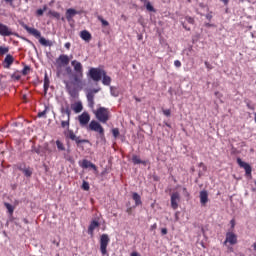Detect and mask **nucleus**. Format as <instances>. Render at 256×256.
<instances>
[{
  "mask_svg": "<svg viewBox=\"0 0 256 256\" xmlns=\"http://www.w3.org/2000/svg\"><path fill=\"white\" fill-rule=\"evenodd\" d=\"M162 112H163V115H165V117H171V110L170 109H165Z\"/></svg>",
  "mask_w": 256,
  "mask_h": 256,
  "instance_id": "46",
  "label": "nucleus"
},
{
  "mask_svg": "<svg viewBox=\"0 0 256 256\" xmlns=\"http://www.w3.org/2000/svg\"><path fill=\"white\" fill-rule=\"evenodd\" d=\"M63 158L69 163H73V156L69 155V153H64Z\"/></svg>",
  "mask_w": 256,
  "mask_h": 256,
  "instance_id": "37",
  "label": "nucleus"
},
{
  "mask_svg": "<svg viewBox=\"0 0 256 256\" xmlns=\"http://www.w3.org/2000/svg\"><path fill=\"white\" fill-rule=\"evenodd\" d=\"M102 83L106 86L111 85V78L107 75V72H104V75H102Z\"/></svg>",
  "mask_w": 256,
  "mask_h": 256,
  "instance_id": "26",
  "label": "nucleus"
},
{
  "mask_svg": "<svg viewBox=\"0 0 256 256\" xmlns=\"http://www.w3.org/2000/svg\"><path fill=\"white\" fill-rule=\"evenodd\" d=\"M145 7L150 13H155L157 11L155 10V7H153V4L149 2V0H145Z\"/></svg>",
  "mask_w": 256,
  "mask_h": 256,
  "instance_id": "28",
  "label": "nucleus"
},
{
  "mask_svg": "<svg viewBox=\"0 0 256 256\" xmlns=\"http://www.w3.org/2000/svg\"><path fill=\"white\" fill-rule=\"evenodd\" d=\"M112 135L115 137V139H117V137H119V128H113Z\"/></svg>",
  "mask_w": 256,
  "mask_h": 256,
  "instance_id": "43",
  "label": "nucleus"
},
{
  "mask_svg": "<svg viewBox=\"0 0 256 256\" xmlns=\"http://www.w3.org/2000/svg\"><path fill=\"white\" fill-rule=\"evenodd\" d=\"M22 173L25 175V177H31L33 175V169H31V167L24 168Z\"/></svg>",
  "mask_w": 256,
  "mask_h": 256,
  "instance_id": "30",
  "label": "nucleus"
},
{
  "mask_svg": "<svg viewBox=\"0 0 256 256\" xmlns=\"http://www.w3.org/2000/svg\"><path fill=\"white\" fill-rule=\"evenodd\" d=\"M94 115L100 123H107L109 121V109L105 107H99L95 112Z\"/></svg>",
  "mask_w": 256,
  "mask_h": 256,
  "instance_id": "7",
  "label": "nucleus"
},
{
  "mask_svg": "<svg viewBox=\"0 0 256 256\" xmlns=\"http://www.w3.org/2000/svg\"><path fill=\"white\" fill-rule=\"evenodd\" d=\"M4 206L6 207L9 215H13L14 211H15V207H13V205H11L10 203L5 202Z\"/></svg>",
  "mask_w": 256,
  "mask_h": 256,
  "instance_id": "29",
  "label": "nucleus"
},
{
  "mask_svg": "<svg viewBox=\"0 0 256 256\" xmlns=\"http://www.w3.org/2000/svg\"><path fill=\"white\" fill-rule=\"evenodd\" d=\"M31 71V67L29 66H24L22 70V75H28V73Z\"/></svg>",
  "mask_w": 256,
  "mask_h": 256,
  "instance_id": "44",
  "label": "nucleus"
},
{
  "mask_svg": "<svg viewBox=\"0 0 256 256\" xmlns=\"http://www.w3.org/2000/svg\"><path fill=\"white\" fill-rule=\"evenodd\" d=\"M12 79H15V81H19V79H21V76L13 74Z\"/></svg>",
  "mask_w": 256,
  "mask_h": 256,
  "instance_id": "51",
  "label": "nucleus"
},
{
  "mask_svg": "<svg viewBox=\"0 0 256 256\" xmlns=\"http://www.w3.org/2000/svg\"><path fill=\"white\" fill-rule=\"evenodd\" d=\"M9 53V47L0 46V55H7Z\"/></svg>",
  "mask_w": 256,
  "mask_h": 256,
  "instance_id": "35",
  "label": "nucleus"
},
{
  "mask_svg": "<svg viewBox=\"0 0 256 256\" xmlns=\"http://www.w3.org/2000/svg\"><path fill=\"white\" fill-rule=\"evenodd\" d=\"M82 189H83L84 191H89V189H90L89 182L83 181V183H82Z\"/></svg>",
  "mask_w": 256,
  "mask_h": 256,
  "instance_id": "42",
  "label": "nucleus"
},
{
  "mask_svg": "<svg viewBox=\"0 0 256 256\" xmlns=\"http://www.w3.org/2000/svg\"><path fill=\"white\" fill-rule=\"evenodd\" d=\"M16 167H17L18 171H22L23 172L27 168V165L25 163H18L16 165Z\"/></svg>",
  "mask_w": 256,
  "mask_h": 256,
  "instance_id": "39",
  "label": "nucleus"
},
{
  "mask_svg": "<svg viewBox=\"0 0 256 256\" xmlns=\"http://www.w3.org/2000/svg\"><path fill=\"white\" fill-rule=\"evenodd\" d=\"M64 47H65V49H71V43L70 42H66L65 44H64Z\"/></svg>",
  "mask_w": 256,
  "mask_h": 256,
  "instance_id": "52",
  "label": "nucleus"
},
{
  "mask_svg": "<svg viewBox=\"0 0 256 256\" xmlns=\"http://www.w3.org/2000/svg\"><path fill=\"white\" fill-rule=\"evenodd\" d=\"M56 147L58 151H65V145L63 142H61V140H56Z\"/></svg>",
  "mask_w": 256,
  "mask_h": 256,
  "instance_id": "31",
  "label": "nucleus"
},
{
  "mask_svg": "<svg viewBox=\"0 0 256 256\" xmlns=\"http://www.w3.org/2000/svg\"><path fill=\"white\" fill-rule=\"evenodd\" d=\"M227 243H230V245H236L237 235L233 232L226 233V239L224 241V245H227Z\"/></svg>",
  "mask_w": 256,
  "mask_h": 256,
  "instance_id": "13",
  "label": "nucleus"
},
{
  "mask_svg": "<svg viewBox=\"0 0 256 256\" xmlns=\"http://www.w3.org/2000/svg\"><path fill=\"white\" fill-rule=\"evenodd\" d=\"M75 15H81V11H77L74 8H69L66 10V20L68 21V23H71V21H73V17H75Z\"/></svg>",
  "mask_w": 256,
  "mask_h": 256,
  "instance_id": "14",
  "label": "nucleus"
},
{
  "mask_svg": "<svg viewBox=\"0 0 256 256\" xmlns=\"http://www.w3.org/2000/svg\"><path fill=\"white\" fill-rule=\"evenodd\" d=\"M99 225V221L92 220L88 227V235H93V232L95 231V229H97V227H99Z\"/></svg>",
  "mask_w": 256,
  "mask_h": 256,
  "instance_id": "20",
  "label": "nucleus"
},
{
  "mask_svg": "<svg viewBox=\"0 0 256 256\" xmlns=\"http://www.w3.org/2000/svg\"><path fill=\"white\" fill-rule=\"evenodd\" d=\"M245 103H246V107L248 109H250V111H254L255 110V106L251 103V101L246 100Z\"/></svg>",
  "mask_w": 256,
  "mask_h": 256,
  "instance_id": "41",
  "label": "nucleus"
},
{
  "mask_svg": "<svg viewBox=\"0 0 256 256\" xmlns=\"http://www.w3.org/2000/svg\"><path fill=\"white\" fill-rule=\"evenodd\" d=\"M166 127H171V124L165 123Z\"/></svg>",
  "mask_w": 256,
  "mask_h": 256,
  "instance_id": "62",
  "label": "nucleus"
},
{
  "mask_svg": "<svg viewBox=\"0 0 256 256\" xmlns=\"http://www.w3.org/2000/svg\"><path fill=\"white\" fill-rule=\"evenodd\" d=\"M224 5H229V0H220Z\"/></svg>",
  "mask_w": 256,
  "mask_h": 256,
  "instance_id": "55",
  "label": "nucleus"
},
{
  "mask_svg": "<svg viewBox=\"0 0 256 256\" xmlns=\"http://www.w3.org/2000/svg\"><path fill=\"white\" fill-rule=\"evenodd\" d=\"M130 256H140L137 252H132Z\"/></svg>",
  "mask_w": 256,
  "mask_h": 256,
  "instance_id": "57",
  "label": "nucleus"
},
{
  "mask_svg": "<svg viewBox=\"0 0 256 256\" xmlns=\"http://www.w3.org/2000/svg\"><path fill=\"white\" fill-rule=\"evenodd\" d=\"M72 109L75 113H81L83 111V103L76 102L74 105H72Z\"/></svg>",
  "mask_w": 256,
  "mask_h": 256,
  "instance_id": "25",
  "label": "nucleus"
},
{
  "mask_svg": "<svg viewBox=\"0 0 256 256\" xmlns=\"http://www.w3.org/2000/svg\"><path fill=\"white\" fill-rule=\"evenodd\" d=\"M31 152L36 153L37 155H43L41 154V146H39L38 148L35 146H32Z\"/></svg>",
  "mask_w": 256,
  "mask_h": 256,
  "instance_id": "36",
  "label": "nucleus"
},
{
  "mask_svg": "<svg viewBox=\"0 0 256 256\" xmlns=\"http://www.w3.org/2000/svg\"><path fill=\"white\" fill-rule=\"evenodd\" d=\"M64 84H65L67 93L70 95V97H73V99H75V97H77V95H79L77 88L71 86L69 84V81H67V80H64Z\"/></svg>",
  "mask_w": 256,
  "mask_h": 256,
  "instance_id": "12",
  "label": "nucleus"
},
{
  "mask_svg": "<svg viewBox=\"0 0 256 256\" xmlns=\"http://www.w3.org/2000/svg\"><path fill=\"white\" fill-rule=\"evenodd\" d=\"M58 61H60L62 65H69L70 58L66 54H62L58 57Z\"/></svg>",
  "mask_w": 256,
  "mask_h": 256,
  "instance_id": "24",
  "label": "nucleus"
},
{
  "mask_svg": "<svg viewBox=\"0 0 256 256\" xmlns=\"http://www.w3.org/2000/svg\"><path fill=\"white\" fill-rule=\"evenodd\" d=\"M237 164L239 165V167H241L242 169H244L245 173H246V177H251V173L253 171V169L251 168V165H249V163L244 162L241 158H237Z\"/></svg>",
  "mask_w": 256,
  "mask_h": 256,
  "instance_id": "9",
  "label": "nucleus"
},
{
  "mask_svg": "<svg viewBox=\"0 0 256 256\" xmlns=\"http://www.w3.org/2000/svg\"><path fill=\"white\" fill-rule=\"evenodd\" d=\"M71 119L67 118V120L61 121V128L67 129V133H65L66 139H70L71 141H74L77 145V147H81L82 143H89V140L82 139L81 136L75 135V132L73 130L69 129Z\"/></svg>",
  "mask_w": 256,
  "mask_h": 256,
  "instance_id": "2",
  "label": "nucleus"
},
{
  "mask_svg": "<svg viewBox=\"0 0 256 256\" xmlns=\"http://www.w3.org/2000/svg\"><path fill=\"white\" fill-rule=\"evenodd\" d=\"M110 241L111 239H109L108 234H102L100 236V252L102 255H107V247Z\"/></svg>",
  "mask_w": 256,
  "mask_h": 256,
  "instance_id": "8",
  "label": "nucleus"
},
{
  "mask_svg": "<svg viewBox=\"0 0 256 256\" xmlns=\"http://www.w3.org/2000/svg\"><path fill=\"white\" fill-rule=\"evenodd\" d=\"M45 11H47V5H44L43 6V9H38L36 11V15H38V17H43V13H45Z\"/></svg>",
  "mask_w": 256,
  "mask_h": 256,
  "instance_id": "33",
  "label": "nucleus"
},
{
  "mask_svg": "<svg viewBox=\"0 0 256 256\" xmlns=\"http://www.w3.org/2000/svg\"><path fill=\"white\" fill-rule=\"evenodd\" d=\"M200 204L202 205V207H205L207 205V203H209V192H207V190H202L200 191Z\"/></svg>",
  "mask_w": 256,
  "mask_h": 256,
  "instance_id": "16",
  "label": "nucleus"
},
{
  "mask_svg": "<svg viewBox=\"0 0 256 256\" xmlns=\"http://www.w3.org/2000/svg\"><path fill=\"white\" fill-rule=\"evenodd\" d=\"M254 115H255V117H254V121L256 122V113H255Z\"/></svg>",
  "mask_w": 256,
  "mask_h": 256,
  "instance_id": "64",
  "label": "nucleus"
},
{
  "mask_svg": "<svg viewBox=\"0 0 256 256\" xmlns=\"http://www.w3.org/2000/svg\"><path fill=\"white\" fill-rule=\"evenodd\" d=\"M61 19V21H65V17H62V18H60Z\"/></svg>",
  "mask_w": 256,
  "mask_h": 256,
  "instance_id": "63",
  "label": "nucleus"
},
{
  "mask_svg": "<svg viewBox=\"0 0 256 256\" xmlns=\"http://www.w3.org/2000/svg\"><path fill=\"white\" fill-rule=\"evenodd\" d=\"M88 130L95 131V133H99L98 139H100L102 143H105V129L103 128L101 123H99L96 120H92L88 125Z\"/></svg>",
  "mask_w": 256,
  "mask_h": 256,
  "instance_id": "4",
  "label": "nucleus"
},
{
  "mask_svg": "<svg viewBox=\"0 0 256 256\" xmlns=\"http://www.w3.org/2000/svg\"><path fill=\"white\" fill-rule=\"evenodd\" d=\"M183 29H185V31H191V27H188L187 26V23L183 22V21H180Z\"/></svg>",
  "mask_w": 256,
  "mask_h": 256,
  "instance_id": "45",
  "label": "nucleus"
},
{
  "mask_svg": "<svg viewBox=\"0 0 256 256\" xmlns=\"http://www.w3.org/2000/svg\"><path fill=\"white\" fill-rule=\"evenodd\" d=\"M101 91V88H90L86 90V99L88 107L93 109L95 107V95Z\"/></svg>",
  "mask_w": 256,
  "mask_h": 256,
  "instance_id": "6",
  "label": "nucleus"
},
{
  "mask_svg": "<svg viewBox=\"0 0 256 256\" xmlns=\"http://www.w3.org/2000/svg\"><path fill=\"white\" fill-rule=\"evenodd\" d=\"M49 76L47 75V73H45L44 76V93L47 94V91H49Z\"/></svg>",
  "mask_w": 256,
  "mask_h": 256,
  "instance_id": "27",
  "label": "nucleus"
},
{
  "mask_svg": "<svg viewBox=\"0 0 256 256\" xmlns=\"http://www.w3.org/2000/svg\"><path fill=\"white\" fill-rule=\"evenodd\" d=\"M78 121L81 127H87L89 122L91 121V115L88 112H83L81 115L78 116Z\"/></svg>",
  "mask_w": 256,
  "mask_h": 256,
  "instance_id": "10",
  "label": "nucleus"
},
{
  "mask_svg": "<svg viewBox=\"0 0 256 256\" xmlns=\"http://www.w3.org/2000/svg\"><path fill=\"white\" fill-rule=\"evenodd\" d=\"M132 163H134V165H147V162L141 160L137 155L132 156Z\"/></svg>",
  "mask_w": 256,
  "mask_h": 256,
  "instance_id": "23",
  "label": "nucleus"
},
{
  "mask_svg": "<svg viewBox=\"0 0 256 256\" xmlns=\"http://www.w3.org/2000/svg\"><path fill=\"white\" fill-rule=\"evenodd\" d=\"M181 197L179 196V192H174L171 194V207L172 209H178Z\"/></svg>",
  "mask_w": 256,
  "mask_h": 256,
  "instance_id": "15",
  "label": "nucleus"
},
{
  "mask_svg": "<svg viewBox=\"0 0 256 256\" xmlns=\"http://www.w3.org/2000/svg\"><path fill=\"white\" fill-rule=\"evenodd\" d=\"M79 165L82 169L90 168L93 169L94 171H97V166L87 159L82 160V163H80Z\"/></svg>",
  "mask_w": 256,
  "mask_h": 256,
  "instance_id": "17",
  "label": "nucleus"
},
{
  "mask_svg": "<svg viewBox=\"0 0 256 256\" xmlns=\"http://www.w3.org/2000/svg\"><path fill=\"white\" fill-rule=\"evenodd\" d=\"M80 37L82 38L83 41H85L86 43H89V41H91L92 36H91V32L87 31V30H82L80 32Z\"/></svg>",
  "mask_w": 256,
  "mask_h": 256,
  "instance_id": "19",
  "label": "nucleus"
},
{
  "mask_svg": "<svg viewBox=\"0 0 256 256\" xmlns=\"http://www.w3.org/2000/svg\"><path fill=\"white\" fill-rule=\"evenodd\" d=\"M98 21L102 23L103 27H109V21L103 19V16H98Z\"/></svg>",
  "mask_w": 256,
  "mask_h": 256,
  "instance_id": "34",
  "label": "nucleus"
},
{
  "mask_svg": "<svg viewBox=\"0 0 256 256\" xmlns=\"http://www.w3.org/2000/svg\"><path fill=\"white\" fill-rule=\"evenodd\" d=\"M45 115H47V107L45 108L44 111L38 113V117L42 118V117H45Z\"/></svg>",
  "mask_w": 256,
  "mask_h": 256,
  "instance_id": "47",
  "label": "nucleus"
},
{
  "mask_svg": "<svg viewBox=\"0 0 256 256\" xmlns=\"http://www.w3.org/2000/svg\"><path fill=\"white\" fill-rule=\"evenodd\" d=\"M62 115H67V119H71V108H69V104L66 105V107H61L60 109Z\"/></svg>",
  "mask_w": 256,
  "mask_h": 256,
  "instance_id": "22",
  "label": "nucleus"
},
{
  "mask_svg": "<svg viewBox=\"0 0 256 256\" xmlns=\"http://www.w3.org/2000/svg\"><path fill=\"white\" fill-rule=\"evenodd\" d=\"M66 152L69 154L71 153V146L68 145L67 149H66Z\"/></svg>",
  "mask_w": 256,
  "mask_h": 256,
  "instance_id": "56",
  "label": "nucleus"
},
{
  "mask_svg": "<svg viewBox=\"0 0 256 256\" xmlns=\"http://www.w3.org/2000/svg\"><path fill=\"white\" fill-rule=\"evenodd\" d=\"M71 66L73 68H71ZM71 66L65 68V73L68 75L69 79H72V85L79 87V85L83 83V64L77 60H72Z\"/></svg>",
  "mask_w": 256,
  "mask_h": 256,
  "instance_id": "1",
  "label": "nucleus"
},
{
  "mask_svg": "<svg viewBox=\"0 0 256 256\" xmlns=\"http://www.w3.org/2000/svg\"><path fill=\"white\" fill-rule=\"evenodd\" d=\"M23 29H25V31L30 35H33L36 39H39V43L44 47H51V41L45 39V37H41V32L39 30L31 28L27 24L23 25Z\"/></svg>",
  "mask_w": 256,
  "mask_h": 256,
  "instance_id": "3",
  "label": "nucleus"
},
{
  "mask_svg": "<svg viewBox=\"0 0 256 256\" xmlns=\"http://www.w3.org/2000/svg\"><path fill=\"white\" fill-rule=\"evenodd\" d=\"M5 3H13V0H4Z\"/></svg>",
  "mask_w": 256,
  "mask_h": 256,
  "instance_id": "58",
  "label": "nucleus"
},
{
  "mask_svg": "<svg viewBox=\"0 0 256 256\" xmlns=\"http://www.w3.org/2000/svg\"><path fill=\"white\" fill-rule=\"evenodd\" d=\"M204 65H205L206 69H208V71H211V69H213V66L210 65L209 62H204Z\"/></svg>",
  "mask_w": 256,
  "mask_h": 256,
  "instance_id": "49",
  "label": "nucleus"
},
{
  "mask_svg": "<svg viewBox=\"0 0 256 256\" xmlns=\"http://www.w3.org/2000/svg\"><path fill=\"white\" fill-rule=\"evenodd\" d=\"M132 199L133 201H135L136 207H139V205L143 204V202L141 201V195H139V193L137 192L132 193Z\"/></svg>",
  "mask_w": 256,
  "mask_h": 256,
  "instance_id": "21",
  "label": "nucleus"
},
{
  "mask_svg": "<svg viewBox=\"0 0 256 256\" xmlns=\"http://www.w3.org/2000/svg\"><path fill=\"white\" fill-rule=\"evenodd\" d=\"M0 35L1 37H11V35H16V33H13V31H11V28H9V26L0 23Z\"/></svg>",
  "mask_w": 256,
  "mask_h": 256,
  "instance_id": "11",
  "label": "nucleus"
},
{
  "mask_svg": "<svg viewBox=\"0 0 256 256\" xmlns=\"http://www.w3.org/2000/svg\"><path fill=\"white\" fill-rule=\"evenodd\" d=\"M206 27H213V24L206 23Z\"/></svg>",
  "mask_w": 256,
  "mask_h": 256,
  "instance_id": "59",
  "label": "nucleus"
},
{
  "mask_svg": "<svg viewBox=\"0 0 256 256\" xmlns=\"http://www.w3.org/2000/svg\"><path fill=\"white\" fill-rule=\"evenodd\" d=\"M254 251H256V242L253 244Z\"/></svg>",
  "mask_w": 256,
  "mask_h": 256,
  "instance_id": "60",
  "label": "nucleus"
},
{
  "mask_svg": "<svg viewBox=\"0 0 256 256\" xmlns=\"http://www.w3.org/2000/svg\"><path fill=\"white\" fill-rule=\"evenodd\" d=\"M185 21H187L189 25H195V18L191 16H185Z\"/></svg>",
  "mask_w": 256,
  "mask_h": 256,
  "instance_id": "40",
  "label": "nucleus"
},
{
  "mask_svg": "<svg viewBox=\"0 0 256 256\" xmlns=\"http://www.w3.org/2000/svg\"><path fill=\"white\" fill-rule=\"evenodd\" d=\"M14 61H15V58H13V55L7 54L3 62L4 68L9 69L11 65H13Z\"/></svg>",
  "mask_w": 256,
  "mask_h": 256,
  "instance_id": "18",
  "label": "nucleus"
},
{
  "mask_svg": "<svg viewBox=\"0 0 256 256\" xmlns=\"http://www.w3.org/2000/svg\"><path fill=\"white\" fill-rule=\"evenodd\" d=\"M168 231H167V228H162L161 229V234L162 235H167Z\"/></svg>",
  "mask_w": 256,
  "mask_h": 256,
  "instance_id": "53",
  "label": "nucleus"
},
{
  "mask_svg": "<svg viewBox=\"0 0 256 256\" xmlns=\"http://www.w3.org/2000/svg\"><path fill=\"white\" fill-rule=\"evenodd\" d=\"M157 228V224H154L153 226H152V229H156Z\"/></svg>",
  "mask_w": 256,
  "mask_h": 256,
  "instance_id": "61",
  "label": "nucleus"
},
{
  "mask_svg": "<svg viewBox=\"0 0 256 256\" xmlns=\"http://www.w3.org/2000/svg\"><path fill=\"white\" fill-rule=\"evenodd\" d=\"M49 15H51V17H54V19H61V14L57 11L50 10Z\"/></svg>",
  "mask_w": 256,
  "mask_h": 256,
  "instance_id": "32",
  "label": "nucleus"
},
{
  "mask_svg": "<svg viewBox=\"0 0 256 256\" xmlns=\"http://www.w3.org/2000/svg\"><path fill=\"white\" fill-rule=\"evenodd\" d=\"M103 75H105V70L102 68H90L87 73V77L92 79L95 83H99L103 79Z\"/></svg>",
  "mask_w": 256,
  "mask_h": 256,
  "instance_id": "5",
  "label": "nucleus"
},
{
  "mask_svg": "<svg viewBox=\"0 0 256 256\" xmlns=\"http://www.w3.org/2000/svg\"><path fill=\"white\" fill-rule=\"evenodd\" d=\"M206 19L208 20V21H211V19H213V15L211 14V12L210 13H208V14H206Z\"/></svg>",
  "mask_w": 256,
  "mask_h": 256,
  "instance_id": "50",
  "label": "nucleus"
},
{
  "mask_svg": "<svg viewBox=\"0 0 256 256\" xmlns=\"http://www.w3.org/2000/svg\"><path fill=\"white\" fill-rule=\"evenodd\" d=\"M174 66H175L177 69L181 68V61L175 60V61H174Z\"/></svg>",
  "mask_w": 256,
  "mask_h": 256,
  "instance_id": "48",
  "label": "nucleus"
},
{
  "mask_svg": "<svg viewBox=\"0 0 256 256\" xmlns=\"http://www.w3.org/2000/svg\"><path fill=\"white\" fill-rule=\"evenodd\" d=\"M110 93L112 97H119V91L117 89L113 88V86L110 87Z\"/></svg>",
  "mask_w": 256,
  "mask_h": 256,
  "instance_id": "38",
  "label": "nucleus"
},
{
  "mask_svg": "<svg viewBox=\"0 0 256 256\" xmlns=\"http://www.w3.org/2000/svg\"><path fill=\"white\" fill-rule=\"evenodd\" d=\"M183 193L185 197H189V192L187 191V188H183Z\"/></svg>",
  "mask_w": 256,
  "mask_h": 256,
  "instance_id": "54",
  "label": "nucleus"
}]
</instances>
